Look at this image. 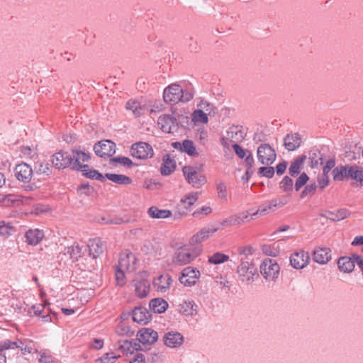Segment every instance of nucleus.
Returning <instances> with one entry per match:
<instances>
[{
  "instance_id": "obj_30",
  "label": "nucleus",
  "mask_w": 363,
  "mask_h": 363,
  "mask_svg": "<svg viewBox=\"0 0 363 363\" xmlns=\"http://www.w3.org/2000/svg\"><path fill=\"white\" fill-rule=\"evenodd\" d=\"M128 255H127L125 257H121L118 261V265L116 267V280L117 282V284L119 286H123L125 284V274L123 271L120 268L119 266L123 267L124 265L128 264Z\"/></svg>"
},
{
  "instance_id": "obj_18",
  "label": "nucleus",
  "mask_w": 363,
  "mask_h": 363,
  "mask_svg": "<svg viewBox=\"0 0 363 363\" xmlns=\"http://www.w3.org/2000/svg\"><path fill=\"white\" fill-rule=\"evenodd\" d=\"M302 142V138L298 133H288L284 138V145L288 151H294L298 148Z\"/></svg>"
},
{
  "instance_id": "obj_5",
  "label": "nucleus",
  "mask_w": 363,
  "mask_h": 363,
  "mask_svg": "<svg viewBox=\"0 0 363 363\" xmlns=\"http://www.w3.org/2000/svg\"><path fill=\"white\" fill-rule=\"evenodd\" d=\"M260 272L268 281H275L279 274L280 267L274 259H264L260 264Z\"/></svg>"
},
{
  "instance_id": "obj_34",
  "label": "nucleus",
  "mask_w": 363,
  "mask_h": 363,
  "mask_svg": "<svg viewBox=\"0 0 363 363\" xmlns=\"http://www.w3.org/2000/svg\"><path fill=\"white\" fill-rule=\"evenodd\" d=\"M147 213L152 218H167L172 216L171 211L167 209H159L155 206L150 207Z\"/></svg>"
},
{
  "instance_id": "obj_21",
  "label": "nucleus",
  "mask_w": 363,
  "mask_h": 363,
  "mask_svg": "<svg viewBox=\"0 0 363 363\" xmlns=\"http://www.w3.org/2000/svg\"><path fill=\"white\" fill-rule=\"evenodd\" d=\"M172 277L169 274L160 275L153 281V285L157 287V290L160 292H165L172 284Z\"/></svg>"
},
{
  "instance_id": "obj_51",
  "label": "nucleus",
  "mask_w": 363,
  "mask_h": 363,
  "mask_svg": "<svg viewBox=\"0 0 363 363\" xmlns=\"http://www.w3.org/2000/svg\"><path fill=\"white\" fill-rule=\"evenodd\" d=\"M257 174L259 177H264L271 179L274 175V168L273 167H261L258 169Z\"/></svg>"
},
{
  "instance_id": "obj_63",
  "label": "nucleus",
  "mask_w": 363,
  "mask_h": 363,
  "mask_svg": "<svg viewBox=\"0 0 363 363\" xmlns=\"http://www.w3.org/2000/svg\"><path fill=\"white\" fill-rule=\"evenodd\" d=\"M288 163L286 161L283 160L281 162L279 163L276 167L274 170L276 169V172L277 175H282L286 169Z\"/></svg>"
},
{
  "instance_id": "obj_16",
  "label": "nucleus",
  "mask_w": 363,
  "mask_h": 363,
  "mask_svg": "<svg viewBox=\"0 0 363 363\" xmlns=\"http://www.w3.org/2000/svg\"><path fill=\"white\" fill-rule=\"evenodd\" d=\"M332 258L331 250L326 247H315L313 252V259L320 264H327Z\"/></svg>"
},
{
  "instance_id": "obj_17",
  "label": "nucleus",
  "mask_w": 363,
  "mask_h": 363,
  "mask_svg": "<svg viewBox=\"0 0 363 363\" xmlns=\"http://www.w3.org/2000/svg\"><path fill=\"white\" fill-rule=\"evenodd\" d=\"M164 344L172 348L181 346L184 342V337L179 332L171 331L165 333L163 337Z\"/></svg>"
},
{
  "instance_id": "obj_59",
  "label": "nucleus",
  "mask_w": 363,
  "mask_h": 363,
  "mask_svg": "<svg viewBox=\"0 0 363 363\" xmlns=\"http://www.w3.org/2000/svg\"><path fill=\"white\" fill-rule=\"evenodd\" d=\"M94 189L91 187L89 183L81 184L77 187V191L81 192L82 194H84L86 196H89L91 194V191H93Z\"/></svg>"
},
{
  "instance_id": "obj_33",
  "label": "nucleus",
  "mask_w": 363,
  "mask_h": 363,
  "mask_svg": "<svg viewBox=\"0 0 363 363\" xmlns=\"http://www.w3.org/2000/svg\"><path fill=\"white\" fill-rule=\"evenodd\" d=\"M72 152L73 154L72 157H74L73 165L72 167H75L78 165L83 166L84 164L80 163V160L84 162H88L91 159L89 153H86L82 150L72 149Z\"/></svg>"
},
{
  "instance_id": "obj_25",
  "label": "nucleus",
  "mask_w": 363,
  "mask_h": 363,
  "mask_svg": "<svg viewBox=\"0 0 363 363\" xmlns=\"http://www.w3.org/2000/svg\"><path fill=\"white\" fill-rule=\"evenodd\" d=\"M169 304L162 298H155L149 303L150 309L155 313H163L168 308Z\"/></svg>"
},
{
  "instance_id": "obj_19",
  "label": "nucleus",
  "mask_w": 363,
  "mask_h": 363,
  "mask_svg": "<svg viewBox=\"0 0 363 363\" xmlns=\"http://www.w3.org/2000/svg\"><path fill=\"white\" fill-rule=\"evenodd\" d=\"M350 215V211L347 208H340L337 211H326L325 213L319 214L320 217L328 218L331 221L337 222L347 218Z\"/></svg>"
},
{
  "instance_id": "obj_31",
  "label": "nucleus",
  "mask_w": 363,
  "mask_h": 363,
  "mask_svg": "<svg viewBox=\"0 0 363 363\" xmlns=\"http://www.w3.org/2000/svg\"><path fill=\"white\" fill-rule=\"evenodd\" d=\"M227 135L232 143H237L245 139V133L239 126H232L227 131Z\"/></svg>"
},
{
  "instance_id": "obj_54",
  "label": "nucleus",
  "mask_w": 363,
  "mask_h": 363,
  "mask_svg": "<svg viewBox=\"0 0 363 363\" xmlns=\"http://www.w3.org/2000/svg\"><path fill=\"white\" fill-rule=\"evenodd\" d=\"M68 252L70 255V257L74 260H78L82 255V249L79 245L74 244L69 249Z\"/></svg>"
},
{
  "instance_id": "obj_60",
  "label": "nucleus",
  "mask_w": 363,
  "mask_h": 363,
  "mask_svg": "<svg viewBox=\"0 0 363 363\" xmlns=\"http://www.w3.org/2000/svg\"><path fill=\"white\" fill-rule=\"evenodd\" d=\"M335 159H330L327 161L325 165L323 168V174L328 175L330 170L335 168Z\"/></svg>"
},
{
  "instance_id": "obj_20",
  "label": "nucleus",
  "mask_w": 363,
  "mask_h": 363,
  "mask_svg": "<svg viewBox=\"0 0 363 363\" xmlns=\"http://www.w3.org/2000/svg\"><path fill=\"white\" fill-rule=\"evenodd\" d=\"M88 247L89 255L94 259L99 257L104 250L103 242L99 238L89 240Z\"/></svg>"
},
{
  "instance_id": "obj_27",
  "label": "nucleus",
  "mask_w": 363,
  "mask_h": 363,
  "mask_svg": "<svg viewBox=\"0 0 363 363\" xmlns=\"http://www.w3.org/2000/svg\"><path fill=\"white\" fill-rule=\"evenodd\" d=\"M176 167V162L174 160L172 159L168 154L164 155L163 162L160 169L162 175H169L174 171Z\"/></svg>"
},
{
  "instance_id": "obj_1",
  "label": "nucleus",
  "mask_w": 363,
  "mask_h": 363,
  "mask_svg": "<svg viewBox=\"0 0 363 363\" xmlns=\"http://www.w3.org/2000/svg\"><path fill=\"white\" fill-rule=\"evenodd\" d=\"M194 97L193 93L187 89H183L180 85L172 84L167 86L163 91V99L165 103L176 104L179 102H188Z\"/></svg>"
},
{
  "instance_id": "obj_64",
  "label": "nucleus",
  "mask_w": 363,
  "mask_h": 363,
  "mask_svg": "<svg viewBox=\"0 0 363 363\" xmlns=\"http://www.w3.org/2000/svg\"><path fill=\"white\" fill-rule=\"evenodd\" d=\"M129 363H146L145 357L142 353H136Z\"/></svg>"
},
{
  "instance_id": "obj_36",
  "label": "nucleus",
  "mask_w": 363,
  "mask_h": 363,
  "mask_svg": "<svg viewBox=\"0 0 363 363\" xmlns=\"http://www.w3.org/2000/svg\"><path fill=\"white\" fill-rule=\"evenodd\" d=\"M347 170L348 165H338L335 167L332 171L333 179L335 181H342L344 179H347Z\"/></svg>"
},
{
  "instance_id": "obj_7",
  "label": "nucleus",
  "mask_w": 363,
  "mask_h": 363,
  "mask_svg": "<svg viewBox=\"0 0 363 363\" xmlns=\"http://www.w3.org/2000/svg\"><path fill=\"white\" fill-rule=\"evenodd\" d=\"M237 273L242 282L253 281L255 277H258L257 269L255 265L247 261H242L238 267Z\"/></svg>"
},
{
  "instance_id": "obj_9",
  "label": "nucleus",
  "mask_w": 363,
  "mask_h": 363,
  "mask_svg": "<svg viewBox=\"0 0 363 363\" xmlns=\"http://www.w3.org/2000/svg\"><path fill=\"white\" fill-rule=\"evenodd\" d=\"M201 273L199 269L195 267L189 266L182 269L179 281L185 286H194L199 279Z\"/></svg>"
},
{
  "instance_id": "obj_37",
  "label": "nucleus",
  "mask_w": 363,
  "mask_h": 363,
  "mask_svg": "<svg viewBox=\"0 0 363 363\" xmlns=\"http://www.w3.org/2000/svg\"><path fill=\"white\" fill-rule=\"evenodd\" d=\"M182 152L187 154L190 157H199V153L196 151L194 143L191 140H183V147Z\"/></svg>"
},
{
  "instance_id": "obj_41",
  "label": "nucleus",
  "mask_w": 363,
  "mask_h": 363,
  "mask_svg": "<svg viewBox=\"0 0 363 363\" xmlns=\"http://www.w3.org/2000/svg\"><path fill=\"white\" fill-rule=\"evenodd\" d=\"M12 346H16V345L12 343L10 340L0 341V363H6V357L4 351L10 350Z\"/></svg>"
},
{
  "instance_id": "obj_32",
  "label": "nucleus",
  "mask_w": 363,
  "mask_h": 363,
  "mask_svg": "<svg viewBox=\"0 0 363 363\" xmlns=\"http://www.w3.org/2000/svg\"><path fill=\"white\" fill-rule=\"evenodd\" d=\"M105 177L108 180L121 185H128L133 182L130 177L124 174L106 173L105 174Z\"/></svg>"
},
{
  "instance_id": "obj_61",
  "label": "nucleus",
  "mask_w": 363,
  "mask_h": 363,
  "mask_svg": "<svg viewBox=\"0 0 363 363\" xmlns=\"http://www.w3.org/2000/svg\"><path fill=\"white\" fill-rule=\"evenodd\" d=\"M317 182L318 183V187L320 189H323L329 184L328 176L322 174V176L318 177Z\"/></svg>"
},
{
  "instance_id": "obj_26",
  "label": "nucleus",
  "mask_w": 363,
  "mask_h": 363,
  "mask_svg": "<svg viewBox=\"0 0 363 363\" xmlns=\"http://www.w3.org/2000/svg\"><path fill=\"white\" fill-rule=\"evenodd\" d=\"M217 231L216 228H203L190 239V245L201 243Z\"/></svg>"
},
{
  "instance_id": "obj_14",
  "label": "nucleus",
  "mask_w": 363,
  "mask_h": 363,
  "mask_svg": "<svg viewBox=\"0 0 363 363\" xmlns=\"http://www.w3.org/2000/svg\"><path fill=\"white\" fill-rule=\"evenodd\" d=\"M132 318L134 322L146 325L152 320V313L145 307L136 306L132 311Z\"/></svg>"
},
{
  "instance_id": "obj_2",
  "label": "nucleus",
  "mask_w": 363,
  "mask_h": 363,
  "mask_svg": "<svg viewBox=\"0 0 363 363\" xmlns=\"http://www.w3.org/2000/svg\"><path fill=\"white\" fill-rule=\"evenodd\" d=\"M16 178L20 182L24 184L23 188L26 191H33L38 188L33 177V169L31 166L26 162L17 164L14 168Z\"/></svg>"
},
{
  "instance_id": "obj_15",
  "label": "nucleus",
  "mask_w": 363,
  "mask_h": 363,
  "mask_svg": "<svg viewBox=\"0 0 363 363\" xmlns=\"http://www.w3.org/2000/svg\"><path fill=\"white\" fill-rule=\"evenodd\" d=\"M137 339L143 345H152L157 342L158 333L152 328H143L138 332Z\"/></svg>"
},
{
  "instance_id": "obj_35",
  "label": "nucleus",
  "mask_w": 363,
  "mask_h": 363,
  "mask_svg": "<svg viewBox=\"0 0 363 363\" xmlns=\"http://www.w3.org/2000/svg\"><path fill=\"white\" fill-rule=\"evenodd\" d=\"M34 170L37 174L50 176L52 174V166L48 162H37L35 164Z\"/></svg>"
},
{
  "instance_id": "obj_57",
  "label": "nucleus",
  "mask_w": 363,
  "mask_h": 363,
  "mask_svg": "<svg viewBox=\"0 0 363 363\" xmlns=\"http://www.w3.org/2000/svg\"><path fill=\"white\" fill-rule=\"evenodd\" d=\"M286 203H287L286 199L284 196H282V197H280L278 199H274L271 200L269 202V205L270 206V208L273 209L274 208L281 207V206H284Z\"/></svg>"
},
{
  "instance_id": "obj_6",
  "label": "nucleus",
  "mask_w": 363,
  "mask_h": 363,
  "mask_svg": "<svg viewBox=\"0 0 363 363\" xmlns=\"http://www.w3.org/2000/svg\"><path fill=\"white\" fill-rule=\"evenodd\" d=\"M200 250L191 252L190 247L184 245L179 247L175 252L174 262L179 265H184L191 262L200 254Z\"/></svg>"
},
{
  "instance_id": "obj_22",
  "label": "nucleus",
  "mask_w": 363,
  "mask_h": 363,
  "mask_svg": "<svg viewBox=\"0 0 363 363\" xmlns=\"http://www.w3.org/2000/svg\"><path fill=\"white\" fill-rule=\"evenodd\" d=\"M356 263L355 259L352 257L344 256L341 257L337 260V267L340 272L344 273H350L354 268Z\"/></svg>"
},
{
  "instance_id": "obj_4",
  "label": "nucleus",
  "mask_w": 363,
  "mask_h": 363,
  "mask_svg": "<svg viewBox=\"0 0 363 363\" xmlns=\"http://www.w3.org/2000/svg\"><path fill=\"white\" fill-rule=\"evenodd\" d=\"M181 119L188 121V116L182 114L177 115V117H172L168 114L160 116L157 120V124L160 129L164 133H173L178 128V122H181Z\"/></svg>"
},
{
  "instance_id": "obj_13",
  "label": "nucleus",
  "mask_w": 363,
  "mask_h": 363,
  "mask_svg": "<svg viewBox=\"0 0 363 363\" xmlns=\"http://www.w3.org/2000/svg\"><path fill=\"white\" fill-rule=\"evenodd\" d=\"M310 256L308 252L300 250L291 254L290 257V264L294 269H301L305 267L309 262Z\"/></svg>"
},
{
  "instance_id": "obj_3",
  "label": "nucleus",
  "mask_w": 363,
  "mask_h": 363,
  "mask_svg": "<svg viewBox=\"0 0 363 363\" xmlns=\"http://www.w3.org/2000/svg\"><path fill=\"white\" fill-rule=\"evenodd\" d=\"M196 167L184 166L182 172L187 183L194 188H199L206 183V177L198 172Z\"/></svg>"
},
{
  "instance_id": "obj_23",
  "label": "nucleus",
  "mask_w": 363,
  "mask_h": 363,
  "mask_svg": "<svg viewBox=\"0 0 363 363\" xmlns=\"http://www.w3.org/2000/svg\"><path fill=\"white\" fill-rule=\"evenodd\" d=\"M26 242L30 245H38L44 238V233L39 229H30L25 234Z\"/></svg>"
},
{
  "instance_id": "obj_38",
  "label": "nucleus",
  "mask_w": 363,
  "mask_h": 363,
  "mask_svg": "<svg viewBox=\"0 0 363 363\" xmlns=\"http://www.w3.org/2000/svg\"><path fill=\"white\" fill-rule=\"evenodd\" d=\"M133 346V341L128 340H118L115 345L114 348L116 350L121 351L124 353H133L131 351V347Z\"/></svg>"
},
{
  "instance_id": "obj_50",
  "label": "nucleus",
  "mask_w": 363,
  "mask_h": 363,
  "mask_svg": "<svg viewBox=\"0 0 363 363\" xmlns=\"http://www.w3.org/2000/svg\"><path fill=\"white\" fill-rule=\"evenodd\" d=\"M125 108L128 110L132 111L136 117L140 116L141 107L138 101L130 100L126 103Z\"/></svg>"
},
{
  "instance_id": "obj_12",
  "label": "nucleus",
  "mask_w": 363,
  "mask_h": 363,
  "mask_svg": "<svg viewBox=\"0 0 363 363\" xmlns=\"http://www.w3.org/2000/svg\"><path fill=\"white\" fill-rule=\"evenodd\" d=\"M94 150L100 157H112L116 153V144L110 140H101L95 143Z\"/></svg>"
},
{
  "instance_id": "obj_48",
  "label": "nucleus",
  "mask_w": 363,
  "mask_h": 363,
  "mask_svg": "<svg viewBox=\"0 0 363 363\" xmlns=\"http://www.w3.org/2000/svg\"><path fill=\"white\" fill-rule=\"evenodd\" d=\"M293 179L289 176H284L279 183V188L286 193L293 191Z\"/></svg>"
},
{
  "instance_id": "obj_62",
  "label": "nucleus",
  "mask_w": 363,
  "mask_h": 363,
  "mask_svg": "<svg viewBox=\"0 0 363 363\" xmlns=\"http://www.w3.org/2000/svg\"><path fill=\"white\" fill-rule=\"evenodd\" d=\"M40 363H53L54 357L48 352H43L39 359Z\"/></svg>"
},
{
  "instance_id": "obj_24",
  "label": "nucleus",
  "mask_w": 363,
  "mask_h": 363,
  "mask_svg": "<svg viewBox=\"0 0 363 363\" xmlns=\"http://www.w3.org/2000/svg\"><path fill=\"white\" fill-rule=\"evenodd\" d=\"M307 156L306 155H301L298 156L291 163L289 168V174L292 177H296L301 172L302 165L305 162Z\"/></svg>"
},
{
  "instance_id": "obj_56",
  "label": "nucleus",
  "mask_w": 363,
  "mask_h": 363,
  "mask_svg": "<svg viewBox=\"0 0 363 363\" xmlns=\"http://www.w3.org/2000/svg\"><path fill=\"white\" fill-rule=\"evenodd\" d=\"M232 147L235 153V155L240 159H244L246 155L248 154V152H250L248 150L242 148L238 143H235L232 145Z\"/></svg>"
},
{
  "instance_id": "obj_43",
  "label": "nucleus",
  "mask_w": 363,
  "mask_h": 363,
  "mask_svg": "<svg viewBox=\"0 0 363 363\" xmlns=\"http://www.w3.org/2000/svg\"><path fill=\"white\" fill-rule=\"evenodd\" d=\"M309 160L311 162V167H315L319 163L323 164V157L320 155V151L317 149L312 150L309 152Z\"/></svg>"
},
{
  "instance_id": "obj_11",
  "label": "nucleus",
  "mask_w": 363,
  "mask_h": 363,
  "mask_svg": "<svg viewBox=\"0 0 363 363\" xmlns=\"http://www.w3.org/2000/svg\"><path fill=\"white\" fill-rule=\"evenodd\" d=\"M74 157L68 152L60 150L52 156V164L57 169H64L73 165Z\"/></svg>"
},
{
  "instance_id": "obj_52",
  "label": "nucleus",
  "mask_w": 363,
  "mask_h": 363,
  "mask_svg": "<svg viewBox=\"0 0 363 363\" xmlns=\"http://www.w3.org/2000/svg\"><path fill=\"white\" fill-rule=\"evenodd\" d=\"M309 180V177L306 172H302L300 176L296 179L294 189L296 191H299Z\"/></svg>"
},
{
  "instance_id": "obj_55",
  "label": "nucleus",
  "mask_w": 363,
  "mask_h": 363,
  "mask_svg": "<svg viewBox=\"0 0 363 363\" xmlns=\"http://www.w3.org/2000/svg\"><path fill=\"white\" fill-rule=\"evenodd\" d=\"M262 250L264 254L271 257H276L279 255V251L277 248L272 245L264 244L262 246Z\"/></svg>"
},
{
  "instance_id": "obj_39",
  "label": "nucleus",
  "mask_w": 363,
  "mask_h": 363,
  "mask_svg": "<svg viewBox=\"0 0 363 363\" xmlns=\"http://www.w3.org/2000/svg\"><path fill=\"white\" fill-rule=\"evenodd\" d=\"M72 169L82 172V175L86 178L94 179L96 169L89 168L88 164L72 167Z\"/></svg>"
},
{
  "instance_id": "obj_58",
  "label": "nucleus",
  "mask_w": 363,
  "mask_h": 363,
  "mask_svg": "<svg viewBox=\"0 0 363 363\" xmlns=\"http://www.w3.org/2000/svg\"><path fill=\"white\" fill-rule=\"evenodd\" d=\"M218 191V196L220 199L226 201L227 200V189L226 186L223 182H220L216 186Z\"/></svg>"
},
{
  "instance_id": "obj_40",
  "label": "nucleus",
  "mask_w": 363,
  "mask_h": 363,
  "mask_svg": "<svg viewBox=\"0 0 363 363\" xmlns=\"http://www.w3.org/2000/svg\"><path fill=\"white\" fill-rule=\"evenodd\" d=\"M11 342L14 343L16 346H12V347H11L10 350L18 349L21 350V354L23 355L31 353L33 350L30 343L28 345L21 340L11 341Z\"/></svg>"
},
{
  "instance_id": "obj_53",
  "label": "nucleus",
  "mask_w": 363,
  "mask_h": 363,
  "mask_svg": "<svg viewBox=\"0 0 363 363\" xmlns=\"http://www.w3.org/2000/svg\"><path fill=\"white\" fill-rule=\"evenodd\" d=\"M316 189H317V185H316L315 182L306 185L303 190L301 193L300 197L301 199H303L308 196H312L313 195H314V194L316 191Z\"/></svg>"
},
{
  "instance_id": "obj_47",
  "label": "nucleus",
  "mask_w": 363,
  "mask_h": 363,
  "mask_svg": "<svg viewBox=\"0 0 363 363\" xmlns=\"http://www.w3.org/2000/svg\"><path fill=\"white\" fill-rule=\"evenodd\" d=\"M120 357V354H116L113 352H107L102 357L96 359L95 363H114Z\"/></svg>"
},
{
  "instance_id": "obj_28",
  "label": "nucleus",
  "mask_w": 363,
  "mask_h": 363,
  "mask_svg": "<svg viewBox=\"0 0 363 363\" xmlns=\"http://www.w3.org/2000/svg\"><path fill=\"white\" fill-rule=\"evenodd\" d=\"M197 308L194 301H185L179 305V311L184 315L194 316L197 313Z\"/></svg>"
},
{
  "instance_id": "obj_8",
  "label": "nucleus",
  "mask_w": 363,
  "mask_h": 363,
  "mask_svg": "<svg viewBox=\"0 0 363 363\" xmlns=\"http://www.w3.org/2000/svg\"><path fill=\"white\" fill-rule=\"evenodd\" d=\"M130 155L139 160H146L153 157L154 151L152 146L145 142L135 143L130 147Z\"/></svg>"
},
{
  "instance_id": "obj_46",
  "label": "nucleus",
  "mask_w": 363,
  "mask_h": 363,
  "mask_svg": "<svg viewBox=\"0 0 363 363\" xmlns=\"http://www.w3.org/2000/svg\"><path fill=\"white\" fill-rule=\"evenodd\" d=\"M16 232V228L5 221L0 222V236L7 238Z\"/></svg>"
},
{
  "instance_id": "obj_49",
  "label": "nucleus",
  "mask_w": 363,
  "mask_h": 363,
  "mask_svg": "<svg viewBox=\"0 0 363 363\" xmlns=\"http://www.w3.org/2000/svg\"><path fill=\"white\" fill-rule=\"evenodd\" d=\"M192 121L196 123H208V116L206 113L203 112V111L201 109L195 110L192 114Z\"/></svg>"
},
{
  "instance_id": "obj_44",
  "label": "nucleus",
  "mask_w": 363,
  "mask_h": 363,
  "mask_svg": "<svg viewBox=\"0 0 363 363\" xmlns=\"http://www.w3.org/2000/svg\"><path fill=\"white\" fill-rule=\"evenodd\" d=\"M247 218H248L247 216H242V217L237 216H230V217L226 218L225 220H224L221 223V225L223 226H225V227L231 226V225H240L242 223H243L245 219H247Z\"/></svg>"
},
{
  "instance_id": "obj_10",
  "label": "nucleus",
  "mask_w": 363,
  "mask_h": 363,
  "mask_svg": "<svg viewBox=\"0 0 363 363\" xmlns=\"http://www.w3.org/2000/svg\"><path fill=\"white\" fill-rule=\"evenodd\" d=\"M257 155L259 162L265 165L272 164L277 158L275 150L267 143L259 146Z\"/></svg>"
},
{
  "instance_id": "obj_29",
  "label": "nucleus",
  "mask_w": 363,
  "mask_h": 363,
  "mask_svg": "<svg viewBox=\"0 0 363 363\" xmlns=\"http://www.w3.org/2000/svg\"><path fill=\"white\" fill-rule=\"evenodd\" d=\"M135 291L138 297L143 298L147 296L150 291V283L147 280L135 281Z\"/></svg>"
},
{
  "instance_id": "obj_45",
  "label": "nucleus",
  "mask_w": 363,
  "mask_h": 363,
  "mask_svg": "<svg viewBox=\"0 0 363 363\" xmlns=\"http://www.w3.org/2000/svg\"><path fill=\"white\" fill-rule=\"evenodd\" d=\"M198 193L194 192L186 196L184 199H182L181 203L184 205L185 209L187 211L198 200Z\"/></svg>"
},
{
  "instance_id": "obj_42",
  "label": "nucleus",
  "mask_w": 363,
  "mask_h": 363,
  "mask_svg": "<svg viewBox=\"0 0 363 363\" xmlns=\"http://www.w3.org/2000/svg\"><path fill=\"white\" fill-rule=\"evenodd\" d=\"M228 259V255L218 252L208 257V261L209 263L213 264H219L227 262Z\"/></svg>"
}]
</instances>
